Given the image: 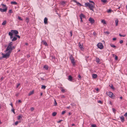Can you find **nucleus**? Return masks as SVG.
I'll return each instance as SVG.
<instances>
[{
	"label": "nucleus",
	"instance_id": "a878e982",
	"mask_svg": "<svg viewBox=\"0 0 127 127\" xmlns=\"http://www.w3.org/2000/svg\"><path fill=\"white\" fill-rule=\"evenodd\" d=\"M100 60L99 59L97 58H96V62L97 63H99L100 62Z\"/></svg>",
	"mask_w": 127,
	"mask_h": 127
},
{
	"label": "nucleus",
	"instance_id": "2eb2a0df",
	"mask_svg": "<svg viewBox=\"0 0 127 127\" xmlns=\"http://www.w3.org/2000/svg\"><path fill=\"white\" fill-rule=\"evenodd\" d=\"M119 21L118 19L117 18H116L115 20V25L116 26H117L118 25V23Z\"/></svg>",
	"mask_w": 127,
	"mask_h": 127
},
{
	"label": "nucleus",
	"instance_id": "79ce46f5",
	"mask_svg": "<svg viewBox=\"0 0 127 127\" xmlns=\"http://www.w3.org/2000/svg\"><path fill=\"white\" fill-rule=\"evenodd\" d=\"M119 35L120 36L125 37L126 36V35L124 34L123 35H122L120 33L119 34Z\"/></svg>",
	"mask_w": 127,
	"mask_h": 127
},
{
	"label": "nucleus",
	"instance_id": "a211bd4d",
	"mask_svg": "<svg viewBox=\"0 0 127 127\" xmlns=\"http://www.w3.org/2000/svg\"><path fill=\"white\" fill-rule=\"evenodd\" d=\"M78 44L79 45V47L81 49L83 48V45L82 44H81L80 42L78 43Z\"/></svg>",
	"mask_w": 127,
	"mask_h": 127
},
{
	"label": "nucleus",
	"instance_id": "ddd939ff",
	"mask_svg": "<svg viewBox=\"0 0 127 127\" xmlns=\"http://www.w3.org/2000/svg\"><path fill=\"white\" fill-rule=\"evenodd\" d=\"M68 80L70 81H72V77L70 75L68 76Z\"/></svg>",
	"mask_w": 127,
	"mask_h": 127
},
{
	"label": "nucleus",
	"instance_id": "a18cd8bd",
	"mask_svg": "<svg viewBox=\"0 0 127 127\" xmlns=\"http://www.w3.org/2000/svg\"><path fill=\"white\" fill-rule=\"evenodd\" d=\"M14 109H12V110H11V111L12 112H13V113L14 114H15V112L14 111Z\"/></svg>",
	"mask_w": 127,
	"mask_h": 127
},
{
	"label": "nucleus",
	"instance_id": "9b49d317",
	"mask_svg": "<svg viewBox=\"0 0 127 127\" xmlns=\"http://www.w3.org/2000/svg\"><path fill=\"white\" fill-rule=\"evenodd\" d=\"M13 33H12V32H9L8 33V35L10 36V38L11 39H12L13 38Z\"/></svg>",
	"mask_w": 127,
	"mask_h": 127
},
{
	"label": "nucleus",
	"instance_id": "338daca9",
	"mask_svg": "<svg viewBox=\"0 0 127 127\" xmlns=\"http://www.w3.org/2000/svg\"><path fill=\"white\" fill-rule=\"evenodd\" d=\"M85 57L86 59H87L89 58V56H86Z\"/></svg>",
	"mask_w": 127,
	"mask_h": 127
},
{
	"label": "nucleus",
	"instance_id": "774afa93",
	"mask_svg": "<svg viewBox=\"0 0 127 127\" xmlns=\"http://www.w3.org/2000/svg\"><path fill=\"white\" fill-rule=\"evenodd\" d=\"M116 38H113V40H116Z\"/></svg>",
	"mask_w": 127,
	"mask_h": 127
},
{
	"label": "nucleus",
	"instance_id": "f8f14e48",
	"mask_svg": "<svg viewBox=\"0 0 127 127\" xmlns=\"http://www.w3.org/2000/svg\"><path fill=\"white\" fill-rule=\"evenodd\" d=\"M48 19L46 17H45L44 20V23L45 24H47Z\"/></svg>",
	"mask_w": 127,
	"mask_h": 127
},
{
	"label": "nucleus",
	"instance_id": "c756f323",
	"mask_svg": "<svg viewBox=\"0 0 127 127\" xmlns=\"http://www.w3.org/2000/svg\"><path fill=\"white\" fill-rule=\"evenodd\" d=\"M110 45L111 47L114 48H115L116 47V46L115 45H114L113 44H110Z\"/></svg>",
	"mask_w": 127,
	"mask_h": 127
},
{
	"label": "nucleus",
	"instance_id": "aec40b11",
	"mask_svg": "<svg viewBox=\"0 0 127 127\" xmlns=\"http://www.w3.org/2000/svg\"><path fill=\"white\" fill-rule=\"evenodd\" d=\"M120 119H121V121L122 122H123L124 121L125 119H124V117L123 116H121L120 117Z\"/></svg>",
	"mask_w": 127,
	"mask_h": 127
},
{
	"label": "nucleus",
	"instance_id": "f3484780",
	"mask_svg": "<svg viewBox=\"0 0 127 127\" xmlns=\"http://www.w3.org/2000/svg\"><path fill=\"white\" fill-rule=\"evenodd\" d=\"M22 115H19L17 117L18 119V120H21L22 119Z\"/></svg>",
	"mask_w": 127,
	"mask_h": 127
},
{
	"label": "nucleus",
	"instance_id": "864d4df0",
	"mask_svg": "<svg viewBox=\"0 0 127 127\" xmlns=\"http://www.w3.org/2000/svg\"><path fill=\"white\" fill-rule=\"evenodd\" d=\"M61 91L63 92V93H64L65 92L64 89H62L61 90Z\"/></svg>",
	"mask_w": 127,
	"mask_h": 127
},
{
	"label": "nucleus",
	"instance_id": "49530a36",
	"mask_svg": "<svg viewBox=\"0 0 127 127\" xmlns=\"http://www.w3.org/2000/svg\"><path fill=\"white\" fill-rule=\"evenodd\" d=\"M51 57L52 58V59L53 60H55V56H51Z\"/></svg>",
	"mask_w": 127,
	"mask_h": 127
},
{
	"label": "nucleus",
	"instance_id": "393cba45",
	"mask_svg": "<svg viewBox=\"0 0 127 127\" xmlns=\"http://www.w3.org/2000/svg\"><path fill=\"white\" fill-rule=\"evenodd\" d=\"M6 20H5L3 21V22L2 23V25H5L6 24Z\"/></svg>",
	"mask_w": 127,
	"mask_h": 127
},
{
	"label": "nucleus",
	"instance_id": "c9c22d12",
	"mask_svg": "<svg viewBox=\"0 0 127 127\" xmlns=\"http://www.w3.org/2000/svg\"><path fill=\"white\" fill-rule=\"evenodd\" d=\"M112 10L111 9H109L107 10V12L108 13H110L111 12Z\"/></svg>",
	"mask_w": 127,
	"mask_h": 127
},
{
	"label": "nucleus",
	"instance_id": "7ed1b4c3",
	"mask_svg": "<svg viewBox=\"0 0 127 127\" xmlns=\"http://www.w3.org/2000/svg\"><path fill=\"white\" fill-rule=\"evenodd\" d=\"M8 51V52L5 54H3V53H2V55H3L2 58H7L9 57L11 53H10V52H9V51ZM2 59V58H0V59Z\"/></svg>",
	"mask_w": 127,
	"mask_h": 127
},
{
	"label": "nucleus",
	"instance_id": "bf43d9fd",
	"mask_svg": "<svg viewBox=\"0 0 127 127\" xmlns=\"http://www.w3.org/2000/svg\"><path fill=\"white\" fill-rule=\"evenodd\" d=\"M62 120H60V121H59L58 122H57V123H60L61 122H62Z\"/></svg>",
	"mask_w": 127,
	"mask_h": 127
},
{
	"label": "nucleus",
	"instance_id": "72a5a7b5",
	"mask_svg": "<svg viewBox=\"0 0 127 127\" xmlns=\"http://www.w3.org/2000/svg\"><path fill=\"white\" fill-rule=\"evenodd\" d=\"M104 33L107 34H108L110 33V32L108 31L104 32Z\"/></svg>",
	"mask_w": 127,
	"mask_h": 127
},
{
	"label": "nucleus",
	"instance_id": "8fccbe9b",
	"mask_svg": "<svg viewBox=\"0 0 127 127\" xmlns=\"http://www.w3.org/2000/svg\"><path fill=\"white\" fill-rule=\"evenodd\" d=\"M13 12L12 11V10H11V9H10V10H9V13H12Z\"/></svg>",
	"mask_w": 127,
	"mask_h": 127
},
{
	"label": "nucleus",
	"instance_id": "4be33fe9",
	"mask_svg": "<svg viewBox=\"0 0 127 127\" xmlns=\"http://www.w3.org/2000/svg\"><path fill=\"white\" fill-rule=\"evenodd\" d=\"M43 67L46 70H47L48 69V67L47 65H44Z\"/></svg>",
	"mask_w": 127,
	"mask_h": 127
},
{
	"label": "nucleus",
	"instance_id": "c85d7f7f",
	"mask_svg": "<svg viewBox=\"0 0 127 127\" xmlns=\"http://www.w3.org/2000/svg\"><path fill=\"white\" fill-rule=\"evenodd\" d=\"M101 22L102 23H103V24H106V22L104 20H102Z\"/></svg>",
	"mask_w": 127,
	"mask_h": 127
},
{
	"label": "nucleus",
	"instance_id": "e433bc0d",
	"mask_svg": "<svg viewBox=\"0 0 127 127\" xmlns=\"http://www.w3.org/2000/svg\"><path fill=\"white\" fill-rule=\"evenodd\" d=\"M102 2L105 3L107 2V0H101Z\"/></svg>",
	"mask_w": 127,
	"mask_h": 127
},
{
	"label": "nucleus",
	"instance_id": "13d9d810",
	"mask_svg": "<svg viewBox=\"0 0 127 127\" xmlns=\"http://www.w3.org/2000/svg\"><path fill=\"white\" fill-rule=\"evenodd\" d=\"M70 36H72V32L70 31Z\"/></svg>",
	"mask_w": 127,
	"mask_h": 127
},
{
	"label": "nucleus",
	"instance_id": "423d86ee",
	"mask_svg": "<svg viewBox=\"0 0 127 127\" xmlns=\"http://www.w3.org/2000/svg\"><path fill=\"white\" fill-rule=\"evenodd\" d=\"M97 46L100 49H101L103 48V45L101 43H98L97 45Z\"/></svg>",
	"mask_w": 127,
	"mask_h": 127
},
{
	"label": "nucleus",
	"instance_id": "6e6552de",
	"mask_svg": "<svg viewBox=\"0 0 127 127\" xmlns=\"http://www.w3.org/2000/svg\"><path fill=\"white\" fill-rule=\"evenodd\" d=\"M13 44V43L12 42H10V43H9L8 45L7 46V48L6 49H8L9 48H10V47L12 46V45Z\"/></svg>",
	"mask_w": 127,
	"mask_h": 127
},
{
	"label": "nucleus",
	"instance_id": "c03bdc74",
	"mask_svg": "<svg viewBox=\"0 0 127 127\" xmlns=\"http://www.w3.org/2000/svg\"><path fill=\"white\" fill-rule=\"evenodd\" d=\"M19 122L18 121H16L15 123V125H17L18 123Z\"/></svg>",
	"mask_w": 127,
	"mask_h": 127
},
{
	"label": "nucleus",
	"instance_id": "bb28decb",
	"mask_svg": "<svg viewBox=\"0 0 127 127\" xmlns=\"http://www.w3.org/2000/svg\"><path fill=\"white\" fill-rule=\"evenodd\" d=\"M46 86L45 85H42L41 87V88L42 89H46Z\"/></svg>",
	"mask_w": 127,
	"mask_h": 127
},
{
	"label": "nucleus",
	"instance_id": "6ab92c4d",
	"mask_svg": "<svg viewBox=\"0 0 127 127\" xmlns=\"http://www.w3.org/2000/svg\"><path fill=\"white\" fill-rule=\"evenodd\" d=\"M34 94V91H32L30 92L28 94V95L29 96L33 94Z\"/></svg>",
	"mask_w": 127,
	"mask_h": 127
},
{
	"label": "nucleus",
	"instance_id": "1a4fd4ad",
	"mask_svg": "<svg viewBox=\"0 0 127 127\" xmlns=\"http://www.w3.org/2000/svg\"><path fill=\"white\" fill-rule=\"evenodd\" d=\"M11 32L12 33H13L16 34V35H17L18 33V32L17 30H12L11 31Z\"/></svg>",
	"mask_w": 127,
	"mask_h": 127
},
{
	"label": "nucleus",
	"instance_id": "412c9836",
	"mask_svg": "<svg viewBox=\"0 0 127 127\" xmlns=\"http://www.w3.org/2000/svg\"><path fill=\"white\" fill-rule=\"evenodd\" d=\"M97 75L95 74H92V76L93 78H97Z\"/></svg>",
	"mask_w": 127,
	"mask_h": 127
},
{
	"label": "nucleus",
	"instance_id": "4468645a",
	"mask_svg": "<svg viewBox=\"0 0 127 127\" xmlns=\"http://www.w3.org/2000/svg\"><path fill=\"white\" fill-rule=\"evenodd\" d=\"M17 38V37H16L14 36V37H13V38L12 39V41H16Z\"/></svg>",
	"mask_w": 127,
	"mask_h": 127
},
{
	"label": "nucleus",
	"instance_id": "58836bf2",
	"mask_svg": "<svg viewBox=\"0 0 127 127\" xmlns=\"http://www.w3.org/2000/svg\"><path fill=\"white\" fill-rule=\"evenodd\" d=\"M65 2L64 1H63L62 2H61V4L63 5L64 4H65Z\"/></svg>",
	"mask_w": 127,
	"mask_h": 127
},
{
	"label": "nucleus",
	"instance_id": "6e6d98bb",
	"mask_svg": "<svg viewBox=\"0 0 127 127\" xmlns=\"http://www.w3.org/2000/svg\"><path fill=\"white\" fill-rule=\"evenodd\" d=\"M65 112V111H63L62 112V115L64 114Z\"/></svg>",
	"mask_w": 127,
	"mask_h": 127
},
{
	"label": "nucleus",
	"instance_id": "39448f33",
	"mask_svg": "<svg viewBox=\"0 0 127 127\" xmlns=\"http://www.w3.org/2000/svg\"><path fill=\"white\" fill-rule=\"evenodd\" d=\"M15 46H12L10 47V48H8V49H6L5 52H6L8 51H9V52H10V53H11L12 52V50L15 49Z\"/></svg>",
	"mask_w": 127,
	"mask_h": 127
},
{
	"label": "nucleus",
	"instance_id": "cd10ccee",
	"mask_svg": "<svg viewBox=\"0 0 127 127\" xmlns=\"http://www.w3.org/2000/svg\"><path fill=\"white\" fill-rule=\"evenodd\" d=\"M54 105L55 106H56L57 105V103L56 102V100L55 99H54Z\"/></svg>",
	"mask_w": 127,
	"mask_h": 127
},
{
	"label": "nucleus",
	"instance_id": "ea45409f",
	"mask_svg": "<svg viewBox=\"0 0 127 127\" xmlns=\"http://www.w3.org/2000/svg\"><path fill=\"white\" fill-rule=\"evenodd\" d=\"M111 88L113 90H114V88L113 87V85H112L111 86H110Z\"/></svg>",
	"mask_w": 127,
	"mask_h": 127
},
{
	"label": "nucleus",
	"instance_id": "5fc2aeb1",
	"mask_svg": "<svg viewBox=\"0 0 127 127\" xmlns=\"http://www.w3.org/2000/svg\"><path fill=\"white\" fill-rule=\"evenodd\" d=\"M89 2H91V3H93L92 4H95V3L93 1H91V0H90L89 1Z\"/></svg>",
	"mask_w": 127,
	"mask_h": 127
},
{
	"label": "nucleus",
	"instance_id": "f704fd0d",
	"mask_svg": "<svg viewBox=\"0 0 127 127\" xmlns=\"http://www.w3.org/2000/svg\"><path fill=\"white\" fill-rule=\"evenodd\" d=\"M18 18L20 20L22 21L23 20V19L21 18L19 16H18Z\"/></svg>",
	"mask_w": 127,
	"mask_h": 127
},
{
	"label": "nucleus",
	"instance_id": "e2e57ef3",
	"mask_svg": "<svg viewBox=\"0 0 127 127\" xmlns=\"http://www.w3.org/2000/svg\"><path fill=\"white\" fill-rule=\"evenodd\" d=\"M95 89L97 91H99V89L98 88H95Z\"/></svg>",
	"mask_w": 127,
	"mask_h": 127
},
{
	"label": "nucleus",
	"instance_id": "680f3d73",
	"mask_svg": "<svg viewBox=\"0 0 127 127\" xmlns=\"http://www.w3.org/2000/svg\"><path fill=\"white\" fill-rule=\"evenodd\" d=\"M20 85V83H19L18 84L17 86H16V88H18V87H19V86Z\"/></svg>",
	"mask_w": 127,
	"mask_h": 127
},
{
	"label": "nucleus",
	"instance_id": "7c9ffc66",
	"mask_svg": "<svg viewBox=\"0 0 127 127\" xmlns=\"http://www.w3.org/2000/svg\"><path fill=\"white\" fill-rule=\"evenodd\" d=\"M29 19L28 18H26V21L27 23H28L29 22Z\"/></svg>",
	"mask_w": 127,
	"mask_h": 127
},
{
	"label": "nucleus",
	"instance_id": "37998d69",
	"mask_svg": "<svg viewBox=\"0 0 127 127\" xmlns=\"http://www.w3.org/2000/svg\"><path fill=\"white\" fill-rule=\"evenodd\" d=\"M112 109L113 112L115 113L116 111L115 109L114 108H113Z\"/></svg>",
	"mask_w": 127,
	"mask_h": 127
},
{
	"label": "nucleus",
	"instance_id": "9d476101",
	"mask_svg": "<svg viewBox=\"0 0 127 127\" xmlns=\"http://www.w3.org/2000/svg\"><path fill=\"white\" fill-rule=\"evenodd\" d=\"M89 21L92 24L94 23V20L93 18L91 17H90L89 18Z\"/></svg>",
	"mask_w": 127,
	"mask_h": 127
},
{
	"label": "nucleus",
	"instance_id": "b1692460",
	"mask_svg": "<svg viewBox=\"0 0 127 127\" xmlns=\"http://www.w3.org/2000/svg\"><path fill=\"white\" fill-rule=\"evenodd\" d=\"M11 4H13L14 5H16L17 4V3L15 1H11Z\"/></svg>",
	"mask_w": 127,
	"mask_h": 127
},
{
	"label": "nucleus",
	"instance_id": "052dcab7",
	"mask_svg": "<svg viewBox=\"0 0 127 127\" xmlns=\"http://www.w3.org/2000/svg\"><path fill=\"white\" fill-rule=\"evenodd\" d=\"M65 97V96L64 95H62L61 96V98H64Z\"/></svg>",
	"mask_w": 127,
	"mask_h": 127
},
{
	"label": "nucleus",
	"instance_id": "0eeeda50",
	"mask_svg": "<svg viewBox=\"0 0 127 127\" xmlns=\"http://www.w3.org/2000/svg\"><path fill=\"white\" fill-rule=\"evenodd\" d=\"M107 94L109 95V96L110 97L113 98L115 97L114 96V97L113 96V94L111 92H108L107 93Z\"/></svg>",
	"mask_w": 127,
	"mask_h": 127
},
{
	"label": "nucleus",
	"instance_id": "2f4dec72",
	"mask_svg": "<svg viewBox=\"0 0 127 127\" xmlns=\"http://www.w3.org/2000/svg\"><path fill=\"white\" fill-rule=\"evenodd\" d=\"M113 56H115V60H118V57L117 56H116V55H114V54H113Z\"/></svg>",
	"mask_w": 127,
	"mask_h": 127
},
{
	"label": "nucleus",
	"instance_id": "4c0bfd02",
	"mask_svg": "<svg viewBox=\"0 0 127 127\" xmlns=\"http://www.w3.org/2000/svg\"><path fill=\"white\" fill-rule=\"evenodd\" d=\"M78 77L79 78L78 80H80L81 79V78L80 75H78Z\"/></svg>",
	"mask_w": 127,
	"mask_h": 127
},
{
	"label": "nucleus",
	"instance_id": "3c124183",
	"mask_svg": "<svg viewBox=\"0 0 127 127\" xmlns=\"http://www.w3.org/2000/svg\"><path fill=\"white\" fill-rule=\"evenodd\" d=\"M123 40H121L120 41V44L122 43H123Z\"/></svg>",
	"mask_w": 127,
	"mask_h": 127
},
{
	"label": "nucleus",
	"instance_id": "0e129e2a",
	"mask_svg": "<svg viewBox=\"0 0 127 127\" xmlns=\"http://www.w3.org/2000/svg\"><path fill=\"white\" fill-rule=\"evenodd\" d=\"M125 117L127 116V112L124 115Z\"/></svg>",
	"mask_w": 127,
	"mask_h": 127
},
{
	"label": "nucleus",
	"instance_id": "473e14b6",
	"mask_svg": "<svg viewBox=\"0 0 127 127\" xmlns=\"http://www.w3.org/2000/svg\"><path fill=\"white\" fill-rule=\"evenodd\" d=\"M57 114V113L56 112H54L53 113L52 115L53 116H55Z\"/></svg>",
	"mask_w": 127,
	"mask_h": 127
},
{
	"label": "nucleus",
	"instance_id": "69168bd1",
	"mask_svg": "<svg viewBox=\"0 0 127 127\" xmlns=\"http://www.w3.org/2000/svg\"><path fill=\"white\" fill-rule=\"evenodd\" d=\"M19 95V93H17L16 94V96H18Z\"/></svg>",
	"mask_w": 127,
	"mask_h": 127
},
{
	"label": "nucleus",
	"instance_id": "20e7f679",
	"mask_svg": "<svg viewBox=\"0 0 127 127\" xmlns=\"http://www.w3.org/2000/svg\"><path fill=\"white\" fill-rule=\"evenodd\" d=\"M69 59L71 61V63L73 65H75V62L74 61V59L72 55H70L69 56Z\"/></svg>",
	"mask_w": 127,
	"mask_h": 127
},
{
	"label": "nucleus",
	"instance_id": "f257e3e1",
	"mask_svg": "<svg viewBox=\"0 0 127 127\" xmlns=\"http://www.w3.org/2000/svg\"><path fill=\"white\" fill-rule=\"evenodd\" d=\"M94 4H92L90 3L89 2L86 3L85 4L86 7H88L90 10H93V8L94 7Z\"/></svg>",
	"mask_w": 127,
	"mask_h": 127
},
{
	"label": "nucleus",
	"instance_id": "f03ea898",
	"mask_svg": "<svg viewBox=\"0 0 127 127\" xmlns=\"http://www.w3.org/2000/svg\"><path fill=\"white\" fill-rule=\"evenodd\" d=\"M1 5L2 6V8H0V11L2 12H6L7 9V7L5 5L2 3Z\"/></svg>",
	"mask_w": 127,
	"mask_h": 127
},
{
	"label": "nucleus",
	"instance_id": "5701e85b",
	"mask_svg": "<svg viewBox=\"0 0 127 127\" xmlns=\"http://www.w3.org/2000/svg\"><path fill=\"white\" fill-rule=\"evenodd\" d=\"M42 42L43 43V44L45 46H47L48 45L47 43L44 40L42 41Z\"/></svg>",
	"mask_w": 127,
	"mask_h": 127
},
{
	"label": "nucleus",
	"instance_id": "de8ad7c7",
	"mask_svg": "<svg viewBox=\"0 0 127 127\" xmlns=\"http://www.w3.org/2000/svg\"><path fill=\"white\" fill-rule=\"evenodd\" d=\"M92 127H96V126L95 125L93 124L92 125Z\"/></svg>",
	"mask_w": 127,
	"mask_h": 127
},
{
	"label": "nucleus",
	"instance_id": "603ef678",
	"mask_svg": "<svg viewBox=\"0 0 127 127\" xmlns=\"http://www.w3.org/2000/svg\"><path fill=\"white\" fill-rule=\"evenodd\" d=\"M34 110V108L33 107H31V110L32 111H33Z\"/></svg>",
	"mask_w": 127,
	"mask_h": 127
},
{
	"label": "nucleus",
	"instance_id": "a19ab883",
	"mask_svg": "<svg viewBox=\"0 0 127 127\" xmlns=\"http://www.w3.org/2000/svg\"><path fill=\"white\" fill-rule=\"evenodd\" d=\"M97 102L98 103H100L101 104H102L103 103L100 100H98L97 101Z\"/></svg>",
	"mask_w": 127,
	"mask_h": 127
},
{
	"label": "nucleus",
	"instance_id": "4d7b16f0",
	"mask_svg": "<svg viewBox=\"0 0 127 127\" xmlns=\"http://www.w3.org/2000/svg\"><path fill=\"white\" fill-rule=\"evenodd\" d=\"M15 36H17L19 38H20V36L17 35H15Z\"/></svg>",
	"mask_w": 127,
	"mask_h": 127
},
{
	"label": "nucleus",
	"instance_id": "09e8293b",
	"mask_svg": "<svg viewBox=\"0 0 127 127\" xmlns=\"http://www.w3.org/2000/svg\"><path fill=\"white\" fill-rule=\"evenodd\" d=\"M76 3H77V4L78 5H79L80 6H81V4L77 1V2Z\"/></svg>",
	"mask_w": 127,
	"mask_h": 127
},
{
	"label": "nucleus",
	"instance_id": "dca6fc26",
	"mask_svg": "<svg viewBox=\"0 0 127 127\" xmlns=\"http://www.w3.org/2000/svg\"><path fill=\"white\" fill-rule=\"evenodd\" d=\"M80 18H82H82H85V16L83 13H81L80 14Z\"/></svg>",
	"mask_w": 127,
	"mask_h": 127
}]
</instances>
